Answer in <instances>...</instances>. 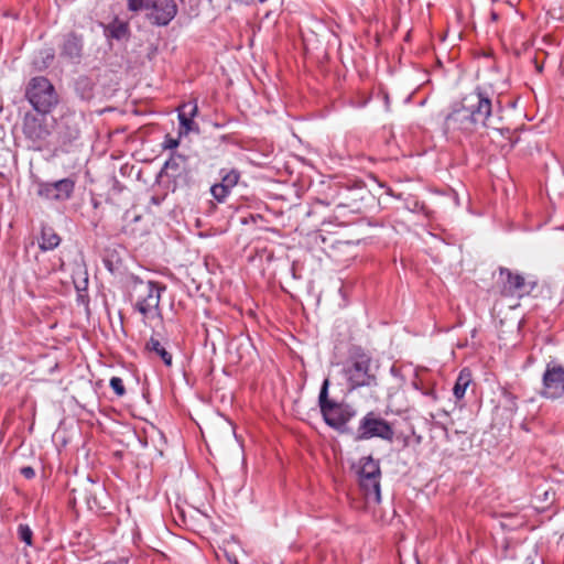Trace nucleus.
I'll return each mask as SVG.
<instances>
[{
  "mask_svg": "<svg viewBox=\"0 0 564 564\" xmlns=\"http://www.w3.org/2000/svg\"><path fill=\"white\" fill-rule=\"evenodd\" d=\"M424 394H425V395H429V397H431V398H433V399H436V394H435L434 390H432V389L426 390V391L424 392Z\"/></svg>",
  "mask_w": 564,
  "mask_h": 564,
  "instance_id": "obj_38",
  "label": "nucleus"
},
{
  "mask_svg": "<svg viewBox=\"0 0 564 564\" xmlns=\"http://www.w3.org/2000/svg\"><path fill=\"white\" fill-rule=\"evenodd\" d=\"M523 524V518L518 514H501L500 527L503 530H514Z\"/></svg>",
  "mask_w": 564,
  "mask_h": 564,
  "instance_id": "obj_26",
  "label": "nucleus"
},
{
  "mask_svg": "<svg viewBox=\"0 0 564 564\" xmlns=\"http://www.w3.org/2000/svg\"><path fill=\"white\" fill-rule=\"evenodd\" d=\"M373 437L392 442L394 438V430L390 422L381 417L375 411H369L360 421L354 440L356 442L366 441Z\"/></svg>",
  "mask_w": 564,
  "mask_h": 564,
  "instance_id": "obj_4",
  "label": "nucleus"
},
{
  "mask_svg": "<svg viewBox=\"0 0 564 564\" xmlns=\"http://www.w3.org/2000/svg\"><path fill=\"white\" fill-rule=\"evenodd\" d=\"M126 1H127V9L130 12L139 13L142 11L149 12L152 0H126Z\"/></svg>",
  "mask_w": 564,
  "mask_h": 564,
  "instance_id": "obj_27",
  "label": "nucleus"
},
{
  "mask_svg": "<svg viewBox=\"0 0 564 564\" xmlns=\"http://www.w3.org/2000/svg\"><path fill=\"white\" fill-rule=\"evenodd\" d=\"M210 194L215 200L218 203H224L226 198L229 196L230 192L223 187V185H218L217 183L210 187Z\"/></svg>",
  "mask_w": 564,
  "mask_h": 564,
  "instance_id": "obj_29",
  "label": "nucleus"
},
{
  "mask_svg": "<svg viewBox=\"0 0 564 564\" xmlns=\"http://www.w3.org/2000/svg\"><path fill=\"white\" fill-rule=\"evenodd\" d=\"M24 97L41 116L51 113L59 102L55 86L45 76L32 77L25 85Z\"/></svg>",
  "mask_w": 564,
  "mask_h": 564,
  "instance_id": "obj_3",
  "label": "nucleus"
},
{
  "mask_svg": "<svg viewBox=\"0 0 564 564\" xmlns=\"http://www.w3.org/2000/svg\"><path fill=\"white\" fill-rule=\"evenodd\" d=\"M214 0H208L209 3H213Z\"/></svg>",
  "mask_w": 564,
  "mask_h": 564,
  "instance_id": "obj_41",
  "label": "nucleus"
},
{
  "mask_svg": "<svg viewBox=\"0 0 564 564\" xmlns=\"http://www.w3.org/2000/svg\"><path fill=\"white\" fill-rule=\"evenodd\" d=\"M406 207L412 212H425L424 203L413 198L409 199L406 203Z\"/></svg>",
  "mask_w": 564,
  "mask_h": 564,
  "instance_id": "obj_32",
  "label": "nucleus"
},
{
  "mask_svg": "<svg viewBox=\"0 0 564 564\" xmlns=\"http://www.w3.org/2000/svg\"><path fill=\"white\" fill-rule=\"evenodd\" d=\"M460 104L469 110V113L473 115L480 127L489 126L488 121L492 113V101L485 89L477 86L471 94L463 98Z\"/></svg>",
  "mask_w": 564,
  "mask_h": 564,
  "instance_id": "obj_7",
  "label": "nucleus"
},
{
  "mask_svg": "<svg viewBox=\"0 0 564 564\" xmlns=\"http://www.w3.org/2000/svg\"><path fill=\"white\" fill-rule=\"evenodd\" d=\"M22 132L24 137L32 142V145L36 150H41L42 144L51 135V130L46 124L45 116H41L37 112L32 111L25 112L22 121Z\"/></svg>",
  "mask_w": 564,
  "mask_h": 564,
  "instance_id": "obj_8",
  "label": "nucleus"
},
{
  "mask_svg": "<svg viewBox=\"0 0 564 564\" xmlns=\"http://www.w3.org/2000/svg\"><path fill=\"white\" fill-rule=\"evenodd\" d=\"M61 243V237L51 227H43L39 247L42 251H50L57 248Z\"/></svg>",
  "mask_w": 564,
  "mask_h": 564,
  "instance_id": "obj_22",
  "label": "nucleus"
},
{
  "mask_svg": "<svg viewBox=\"0 0 564 564\" xmlns=\"http://www.w3.org/2000/svg\"><path fill=\"white\" fill-rule=\"evenodd\" d=\"M209 203H210L212 209L215 210L216 209V205L213 202H209Z\"/></svg>",
  "mask_w": 564,
  "mask_h": 564,
  "instance_id": "obj_40",
  "label": "nucleus"
},
{
  "mask_svg": "<svg viewBox=\"0 0 564 564\" xmlns=\"http://www.w3.org/2000/svg\"><path fill=\"white\" fill-rule=\"evenodd\" d=\"M502 395L506 402L508 403V409L510 411H514L517 409V397L507 390L503 391Z\"/></svg>",
  "mask_w": 564,
  "mask_h": 564,
  "instance_id": "obj_31",
  "label": "nucleus"
},
{
  "mask_svg": "<svg viewBox=\"0 0 564 564\" xmlns=\"http://www.w3.org/2000/svg\"><path fill=\"white\" fill-rule=\"evenodd\" d=\"M145 349L150 352V354H154L156 355L158 357L161 358V360L163 361V364L166 366V367H171L172 364H173V358H172V354L170 351H167V349L165 348L164 345L161 344V341L155 338L154 336H152L145 344Z\"/></svg>",
  "mask_w": 564,
  "mask_h": 564,
  "instance_id": "obj_21",
  "label": "nucleus"
},
{
  "mask_svg": "<svg viewBox=\"0 0 564 564\" xmlns=\"http://www.w3.org/2000/svg\"><path fill=\"white\" fill-rule=\"evenodd\" d=\"M358 481L367 498L380 502L381 468L378 459L371 455L361 457L358 463Z\"/></svg>",
  "mask_w": 564,
  "mask_h": 564,
  "instance_id": "obj_5",
  "label": "nucleus"
},
{
  "mask_svg": "<svg viewBox=\"0 0 564 564\" xmlns=\"http://www.w3.org/2000/svg\"><path fill=\"white\" fill-rule=\"evenodd\" d=\"M132 292L137 295L135 301H141L148 295L147 291H132Z\"/></svg>",
  "mask_w": 564,
  "mask_h": 564,
  "instance_id": "obj_35",
  "label": "nucleus"
},
{
  "mask_svg": "<svg viewBox=\"0 0 564 564\" xmlns=\"http://www.w3.org/2000/svg\"><path fill=\"white\" fill-rule=\"evenodd\" d=\"M499 272L501 276H506L501 289V294L505 296L522 297L529 295L536 286V281H527L523 275L507 268L500 267Z\"/></svg>",
  "mask_w": 564,
  "mask_h": 564,
  "instance_id": "obj_10",
  "label": "nucleus"
},
{
  "mask_svg": "<svg viewBox=\"0 0 564 564\" xmlns=\"http://www.w3.org/2000/svg\"><path fill=\"white\" fill-rule=\"evenodd\" d=\"M178 144H180L178 139H174L170 135H166L163 147L165 149L174 150L178 147Z\"/></svg>",
  "mask_w": 564,
  "mask_h": 564,
  "instance_id": "obj_33",
  "label": "nucleus"
},
{
  "mask_svg": "<svg viewBox=\"0 0 564 564\" xmlns=\"http://www.w3.org/2000/svg\"><path fill=\"white\" fill-rule=\"evenodd\" d=\"M549 495H550V492H549V491H544V494H543V500H544V501H547V500H549Z\"/></svg>",
  "mask_w": 564,
  "mask_h": 564,
  "instance_id": "obj_39",
  "label": "nucleus"
},
{
  "mask_svg": "<svg viewBox=\"0 0 564 564\" xmlns=\"http://www.w3.org/2000/svg\"><path fill=\"white\" fill-rule=\"evenodd\" d=\"M76 181L65 177L54 182H41L37 186V195L52 200H67L73 196Z\"/></svg>",
  "mask_w": 564,
  "mask_h": 564,
  "instance_id": "obj_12",
  "label": "nucleus"
},
{
  "mask_svg": "<svg viewBox=\"0 0 564 564\" xmlns=\"http://www.w3.org/2000/svg\"><path fill=\"white\" fill-rule=\"evenodd\" d=\"M471 382V371L468 368H463L456 379L453 388L454 397L457 401L462 400L466 393L468 386Z\"/></svg>",
  "mask_w": 564,
  "mask_h": 564,
  "instance_id": "obj_23",
  "label": "nucleus"
},
{
  "mask_svg": "<svg viewBox=\"0 0 564 564\" xmlns=\"http://www.w3.org/2000/svg\"><path fill=\"white\" fill-rule=\"evenodd\" d=\"M59 55L70 63L79 64L84 55L83 35L75 31L64 34L59 44Z\"/></svg>",
  "mask_w": 564,
  "mask_h": 564,
  "instance_id": "obj_14",
  "label": "nucleus"
},
{
  "mask_svg": "<svg viewBox=\"0 0 564 564\" xmlns=\"http://www.w3.org/2000/svg\"><path fill=\"white\" fill-rule=\"evenodd\" d=\"M221 180L218 185H223L224 188L231 192V189L238 184L240 180V172L236 169L227 170L221 169L219 171Z\"/></svg>",
  "mask_w": 564,
  "mask_h": 564,
  "instance_id": "obj_25",
  "label": "nucleus"
},
{
  "mask_svg": "<svg viewBox=\"0 0 564 564\" xmlns=\"http://www.w3.org/2000/svg\"><path fill=\"white\" fill-rule=\"evenodd\" d=\"M78 134H79L78 130H76V129L73 130L72 132H69V140L70 139H77Z\"/></svg>",
  "mask_w": 564,
  "mask_h": 564,
  "instance_id": "obj_37",
  "label": "nucleus"
},
{
  "mask_svg": "<svg viewBox=\"0 0 564 564\" xmlns=\"http://www.w3.org/2000/svg\"><path fill=\"white\" fill-rule=\"evenodd\" d=\"M55 58V51L53 47H44L34 53L32 65L39 70H45L48 68Z\"/></svg>",
  "mask_w": 564,
  "mask_h": 564,
  "instance_id": "obj_19",
  "label": "nucleus"
},
{
  "mask_svg": "<svg viewBox=\"0 0 564 564\" xmlns=\"http://www.w3.org/2000/svg\"><path fill=\"white\" fill-rule=\"evenodd\" d=\"M177 12L176 0H152L147 18L152 25L166 26L176 17Z\"/></svg>",
  "mask_w": 564,
  "mask_h": 564,
  "instance_id": "obj_13",
  "label": "nucleus"
},
{
  "mask_svg": "<svg viewBox=\"0 0 564 564\" xmlns=\"http://www.w3.org/2000/svg\"><path fill=\"white\" fill-rule=\"evenodd\" d=\"M343 373L349 390L359 388H375L378 386L376 369L372 367L371 356L360 346H354L349 350Z\"/></svg>",
  "mask_w": 564,
  "mask_h": 564,
  "instance_id": "obj_1",
  "label": "nucleus"
},
{
  "mask_svg": "<svg viewBox=\"0 0 564 564\" xmlns=\"http://www.w3.org/2000/svg\"><path fill=\"white\" fill-rule=\"evenodd\" d=\"M445 130H458L464 133H471L478 127H480L469 110L465 108L460 102L452 106L451 112H448L444 120Z\"/></svg>",
  "mask_w": 564,
  "mask_h": 564,
  "instance_id": "obj_11",
  "label": "nucleus"
},
{
  "mask_svg": "<svg viewBox=\"0 0 564 564\" xmlns=\"http://www.w3.org/2000/svg\"><path fill=\"white\" fill-rule=\"evenodd\" d=\"M349 197H347L346 202H340L337 204V209H349L351 213H360L362 208V200L366 198L364 195L365 192L360 189L349 191ZM367 197L370 198V195L366 193Z\"/></svg>",
  "mask_w": 564,
  "mask_h": 564,
  "instance_id": "obj_18",
  "label": "nucleus"
},
{
  "mask_svg": "<svg viewBox=\"0 0 564 564\" xmlns=\"http://www.w3.org/2000/svg\"><path fill=\"white\" fill-rule=\"evenodd\" d=\"M541 395L557 399L564 394V367L549 362L542 378Z\"/></svg>",
  "mask_w": 564,
  "mask_h": 564,
  "instance_id": "obj_9",
  "label": "nucleus"
},
{
  "mask_svg": "<svg viewBox=\"0 0 564 564\" xmlns=\"http://www.w3.org/2000/svg\"><path fill=\"white\" fill-rule=\"evenodd\" d=\"M111 389L118 397H122L126 393L123 381L119 377H112L109 382Z\"/></svg>",
  "mask_w": 564,
  "mask_h": 564,
  "instance_id": "obj_30",
  "label": "nucleus"
},
{
  "mask_svg": "<svg viewBox=\"0 0 564 564\" xmlns=\"http://www.w3.org/2000/svg\"><path fill=\"white\" fill-rule=\"evenodd\" d=\"M169 178L172 181V192L178 188L189 187L193 184V175L188 167L178 173H170Z\"/></svg>",
  "mask_w": 564,
  "mask_h": 564,
  "instance_id": "obj_24",
  "label": "nucleus"
},
{
  "mask_svg": "<svg viewBox=\"0 0 564 564\" xmlns=\"http://www.w3.org/2000/svg\"><path fill=\"white\" fill-rule=\"evenodd\" d=\"M18 538L29 546L33 544V532L28 524H19Z\"/></svg>",
  "mask_w": 564,
  "mask_h": 564,
  "instance_id": "obj_28",
  "label": "nucleus"
},
{
  "mask_svg": "<svg viewBox=\"0 0 564 564\" xmlns=\"http://www.w3.org/2000/svg\"><path fill=\"white\" fill-rule=\"evenodd\" d=\"M196 104H185L178 112L180 121V135L187 134L191 131H198L197 124L193 121V118L197 113Z\"/></svg>",
  "mask_w": 564,
  "mask_h": 564,
  "instance_id": "obj_16",
  "label": "nucleus"
},
{
  "mask_svg": "<svg viewBox=\"0 0 564 564\" xmlns=\"http://www.w3.org/2000/svg\"><path fill=\"white\" fill-rule=\"evenodd\" d=\"M165 286L154 281H143L139 278H133L132 291H147L148 295L141 300L135 301L134 308L144 317L149 316L152 312L160 315V301L161 293L165 291Z\"/></svg>",
  "mask_w": 564,
  "mask_h": 564,
  "instance_id": "obj_6",
  "label": "nucleus"
},
{
  "mask_svg": "<svg viewBox=\"0 0 564 564\" xmlns=\"http://www.w3.org/2000/svg\"><path fill=\"white\" fill-rule=\"evenodd\" d=\"M164 198H165V196H162V197H160V196H152L151 197V203L154 204V205H160L163 202Z\"/></svg>",
  "mask_w": 564,
  "mask_h": 564,
  "instance_id": "obj_36",
  "label": "nucleus"
},
{
  "mask_svg": "<svg viewBox=\"0 0 564 564\" xmlns=\"http://www.w3.org/2000/svg\"><path fill=\"white\" fill-rule=\"evenodd\" d=\"M21 475L26 479H32L35 476V470L31 466H24L21 468Z\"/></svg>",
  "mask_w": 564,
  "mask_h": 564,
  "instance_id": "obj_34",
  "label": "nucleus"
},
{
  "mask_svg": "<svg viewBox=\"0 0 564 564\" xmlns=\"http://www.w3.org/2000/svg\"><path fill=\"white\" fill-rule=\"evenodd\" d=\"M187 159L186 156L178 154L176 152H173L171 156L165 161L161 172L160 176L166 175L169 177L170 173H178L187 167Z\"/></svg>",
  "mask_w": 564,
  "mask_h": 564,
  "instance_id": "obj_20",
  "label": "nucleus"
},
{
  "mask_svg": "<svg viewBox=\"0 0 564 564\" xmlns=\"http://www.w3.org/2000/svg\"><path fill=\"white\" fill-rule=\"evenodd\" d=\"M104 34L109 40L128 41L131 35L130 25L127 21L115 18L104 25Z\"/></svg>",
  "mask_w": 564,
  "mask_h": 564,
  "instance_id": "obj_15",
  "label": "nucleus"
},
{
  "mask_svg": "<svg viewBox=\"0 0 564 564\" xmlns=\"http://www.w3.org/2000/svg\"><path fill=\"white\" fill-rule=\"evenodd\" d=\"M329 380L325 379L319 390L318 405L325 423L340 434L352 435L348 422L356 416L357 411L349 404L339 403L328 398Z\"/></svg>",
  "mask_w": 564,
  "mask_h": 564,
  "instance_id": "obj_2",
  "label": "nucleus"
},
{
  "mask_svg": "<svg viewBox=\"0 0 564 564\" xmlns=\"http://www.w3.org/2000/svg\"><path fill=\"white\" fill-rule=\"evenodd\" d=\"M74 90L78 98L90 101L95 97V83L90 77L80 75L74 82Z\"/></svg>",
  "mask_w": 564,
  "mask_h": 564,
  "instance_id": "obj_17",
  "label": "nucleus"
}]
</instances>
